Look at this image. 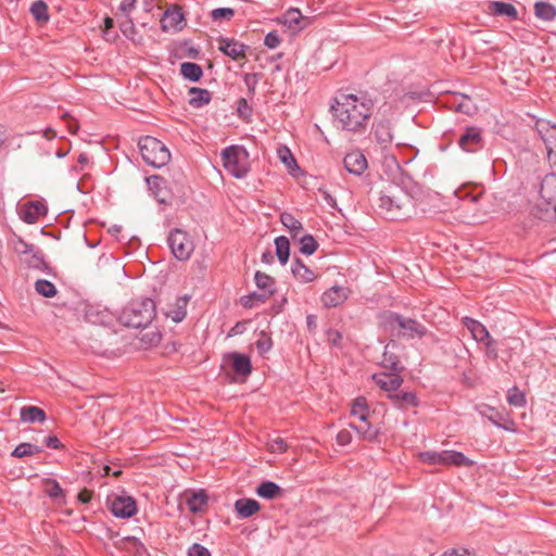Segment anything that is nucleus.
<instances>
[{"instance_id":"55","label":"nucleus","mask_w":556,"mask_h":556,"mask_svg":"<svg viewBox=\"0 0 556 556\" xmlns=\"http://www.w3.org/2000/svg\"><path fill=\"white\" fill-rule=\"evenodd\" d=\"M264 43L269 49H275L280 43V38L276 33H268L265 37Z\"/></svg>"},{"instance_id":"51","label":"nucleus","mask_w":556,"mask_h":556,"mask_svg":"<svg viewBox=\"0 0 556 556\" xmlns=\"http://www.w3.org/2000/svg\"><path fill=\"white\" fill-rule=\"evenodd\" d=\"M14 250L18 254H33L34 253V245L28 244L27 242L23 241L22 239H18L14 243Z\"/></svg>"},{"instance_id":"7","label":"nucleus","mask_w":556,"mask_h":556,"mask_svg":"<svg viewBox=\"0 0 556 556\" xmlns=\"http://www.w3.org/2000/svg\"><path fill=\"white\" fill-rule=\"evenodd\" d=\"M168 242L172 252L177 260L186 261L190 258L194 250V244L187 232L180 229L173 230L169 235Z\"/></svg>"},{"instance_id":"45","label":"nucleus","mask_w":556,"mask_h":556,"mask_svg":"<svg viewBox=\"0 0 556 556\" xmlns=\"http://www.w3.org/2000/svg\"><path fill=\"white\" fill-rule=\"evenodd\" d=\"M300 243V251L306 255H312L317 249V242L311 235L303 236Z\"/></svg>"},{"instance_id":"10","label":"nucleus","mask_w":556,"mask_h":556,"mask_svg":"<svg viewBox=\"0 0 556 556\" xmlns=\"http://www.w3.org/2000/svg\"><path fill=\"white\" fill-rule=\"evenodd\" d=\"M350 294L346 287L333 286L321 295V302L326 307H336L344 303Z\"/></svg>"},{"instance_id":"41","label":"nucleus","mask_w":556,"mask_h":556,"mask_svg":"<svg viewBox=\"0 0 556 556\" xmlns=\"http://www.w3.org/2000/svg\"><path fill=\"white\" fill-rule=\"evenodd\" d=\"M280 220L285 227L289 229L293 237L299 235L302 230V224L292 214L282 213Z\"/></svg>"},{"instance_id":"47","label":"nucleus","mask_w":556,"mask_h":556,"mask_svg":"<svg viewBox=\"0 0 556 556\" xmlns=\"http://www.w3.org/2000/svg\"><path fill=\"white\" fill-rule=\"evenodd\" d=\"M46 493L53 498H59L63 496V490L60 484L54 480L46 481Z\"/></svg>"},{"instance_id":"61","label":"nucleus","mask_w":556,"mask_h":556,"mask_svg":"<svg viewBox=\"0 0 556 556\" xmlns=\"http://www.w3.org/2000/svg\"><path fill=\"white\" fill-rule=\"evenodd\" d=\"M135 4H136V0H123L122 3L119 4L118 9L123 13L128 14L129 12H131L134 10Z\"/></svg>"},{"instance_id":"22","label":"nucleus","mask_w":556,"mask_h":556,"mask_svg":"<svg viewBox=\"0 0 556 556\" xmlns=\"http://www.w3.org/2000/svg\"><path fill=\"white\" fill-rule=\"evenodd\" d=\"M260 503L253 498H240L235 503V510L240 518H249L260 510Z\"/></svg>"},{"instance_id":"1","label":"nucleus","mask_w":556,"mask_h":556,"mask_svg":"<svg viewBox=\"0 0 556 556\" xmlns=\"http://www.w3.org/2000/svg\"><path fill=\"white\" fill-rule=\"evenodd\" d=\"M332 112L342 129L356 132L365 129L371 115V108L354 94H341L332 105Z\"/></svg>"},{"instance_id":"63","label":"nucleus","mask_w":556,"mask_h":556,"mask_svg":"<svg viewBox=\"0 0 556 556\" xmlns=\"http://www.w3.org/2000/svg\"><path fill=\"white\" fill-rule=\"evenodd\" d=\"M46 445L51 448H59L60 447V441L56 437H48L46 439Z\"/></svg>"},{"instance_id":"53","label":"nucleus","mask_w":556,"mask_h":556,"mask_svg":"<svg viewBox=\"0 0 556 556\" xmlns=\"http://www.w3.org/2000/svg\"><path fill=\"white\" fill-rule=\"evenodd\" d=\"M489 419L494 424L496 425L497 427H502L503 429L505 430H508V431H516V428H515V422L513 419H510L509 417H505L502 422L495 420L493 417H489Z\"/></svg>"},{"instance_id":"62","label":"nucleus","mask_w":556,"mask_h":556,"mask_svg":"<svg viewBox=\"0 0 556 556\" xmlns=\"http://www.w3.org/2000/svg\"><path fill=\"white\" fill-rule=\"evenodd\" d=\"M92 497V493L88 490H83L78 493V500L81 503H89Z\"/></svg>"},{"instance_id":"52","label":"nucleus","mask_w":556,"mask_h":556,"mask_svg":"<svg viewBox=\"0 0 556 556\" xmlns=\"http://www.w3.org/2000/svg\"><path fill=\"white\" fill-rule=\"evenodd\" d=\"M62 119L64 122H66V126H67L68 131L72 135H76L77 131H78V128H79V125H78L77 121L75 118H73L68 113H64L62 115Z\"/></svg>"},{"instance_id":"38","label":"nucleus","mask_w":556,"mask_h":556,"mask_svg":"<svg viewBox=\"0 0 556 556\" xmlns=\"http://www.w3.org/2000/svg\"><path fill=\"white\" fill-rule=\"evenodd\" d=\"M276 254L281 264H286L289 260L290 243L288 238L281 236L275 240Z\"/></svg>"},{"instance_id":"64","label":"nucleus","mask_w":556,"mask_h":556,"mask_svg":"<svg viewBox=\"0 0 556 556\" xmlns=\"http://www.w3.org/2000/svg\"><path fill=\"white\" fill-rule=\"evenodd\" d=\"M306 324L309 331H314L317 327V317L315 315H308L306 317Z\"/></svg>"},{"instance_id":"26","label":"nucleus","mask_w":556,"mask_h":556,"mask_svg":"<svg viewBox=\"0 0 556 556\" xmlns=\"http://www.w3.org/2000/svg\"><path fill=\"white\" fill-rule=\"evenodd\" d=\"M162 339L161 332L155 328H149L144 330L139 337V348L140 349H150L156 346Z\"/></svg>"},{"instance_id":"15","label":"nucleus","mask_w":556,"mask_h":556,"mask_svg":"<svg viewBox=\"0 0 556 556\" xmlns=\"http://www.w3.org/2000/svg\"><path fill=\"white\" fill-rule=\"evenodd\" d=\"M188 302L189 298L187 295L176 298L173 303L167 305L166 316L175 323H180L187 315Z\"/></svg>"},{"instance_id":"43","label":"nucleus","mask_w":556,"mask_h":556,"mask_svg":"<svg viewBox=\"0 0 556 556\" xmlns=\"http://www.w3.org/2000/svg\"><path fill=\"white\" fill-rule=\"evenodd\" d=\"M418 459L429 465H442V452L427 451L418 454Z\"/></svg>"},{"instance_id":"12","label":"nucleus","mask_w":556,"mask_h":556,"mask_svg":"<svg viewBox=\"0 0 556 556\" xmlns=\"http://www.w3.org/2000/svg\"><path fill=\"white\" fill-rule=\"evenodd\" d=\"M281 23L292 33H298L308 26L309 20L304 17L298 9H290L283 14Z\"/></svg>"},{"instance_id":"2","label":"nucleus","mask_w":556,"mask_h":556,"mask_svg":"<svg viewBox=\"0 0 556 556\" xmlns=\"http://www.w3.org/2000/svg\"><path fill=\"white\" fill-rule=\"evenodd\" d=\"M155 317V305L151 299L131 301L121 313L119 321L126 327H146Z\"/></svg>"},{"instance_id":"23","label":"nucleus","mask_w":556,"mask_h":556,"mask_svg":"<svg viewBox=\"0 0 556 556\" xmlns=\"http://www.w3.org/2000/svg\"><path fill=\"white\" fill-rule=\"evenodd\" d=\"M184 21V15L179 8H172L166 10L161 21V26L164 31L178 28Z\"/></svg>"},{"instance_id":"28","label":"nucleus","mask_w":556,"mask_h":556,"mask_svg":"<svg viewBox=\"0 0 556 556\" xmlns=\"http://www.w3.org/2000/svg\"><path fill=\"white\" fill-rule=\"evenodd\" d=\"M388 396L401 408L417 406L418 404L416 395L413 392L395 391L394 393H390Z\"/></svg>"},{"instance_id":"46","label":"nucleus","mask_w":556,"mask_h":556,"mask_svg":"<svg viewBox=\"0 0 556 556\" xmlns=\"http://www.w3.org/2000/svg\"><path fill=\"white\" fill-rule=\"evenodd\" d=\"M266 444H267V448L270 453L281 454L288 450L287 442L279 437L268 440Z\"/></svg>"},{"instance_id":"19","label":"nucleus","mask_w":556,"mask_h":556,"mask_svg":"<svg viewBox=\"0 0 556 556\" xmlns=\"http://www.w3.org/2000/svg\"><path fill=\"white\" fill-rule=\"evenodd\" d=\"M227 359L237 375L245 377L251 372L252 366L248 356L233 352L227 355Z\"/></svg>"},{"instance_id":"44","label":"nucleus","mask_w":556,"mask_h":556,"mask_svg":"<svg viewBox=\"0 0 556 556\" xmlns=\"http://www.w3.org/2000/svg\"><path fill=\"white\" fill-rule=\"evenodd\" d=\"M507 401L510 405L516 407H522L526 404L525 394L518 388L508 390Z\"/></svg>"},{"instance_id":"20","label":"nucleus","mask_w":556,"mask_h":556,"mask_svg":"<svg viewBox=\"0 0 556 556\" xmlns=\"http://www.w3.org/2000/svg\"><path fill=\"white\" fill-rule=\"evenodd\" d=\"M351 428L354 429L361 439L366 441H375L379 434V429L374 427L368 418L365 421H358L357 419L351 422Z\"/></svg>"},{"instance_id":"27","label":"nucleus","mask_w":556,"mask_h":556,"mask_svg":"<svg viewBox=\"0 0 556 556\" xmlns=\"http://www.w3.org/2000/svg\"><path fill=\"white\" fill-rule=\"evenodd\" d=\"M256 494L263 498L274 500L280 497L282 495V491L275 482L266 481L257 486Z\"/></svg>"},{"instance_id":"31","label":"nucleus","mask_w":556,"mask_h":556,"mask_svg":"<svg viewBox=\"0 0 556 556\" xmlns=\"http://www.w3.org/2000/svg\"><path fill=\"white\" fill-rule=\"evenodd\" d=\"M21 419L24 422H43L46 413L37 406H25L21 409Z\"/></svg>"},{"instance_id":"8","label":"nucleus","mask_w":556,"mask_h":556,"mask_svg":"<svg viewBox=\"0 0 556 556\" xmlns=\"http://www.w3.org/2000/svg\"><path fill=\"white\" fill-rule=\"evenodd\" d=\"M535 128L545 144L549 162L556 164V125L540 119L536 122Z\"/></svg>"},{"instance_id":"49","label":"nucleus","mask_w":556,"mask_h":556,"mask_svg":"<svg viewBox=\"0 0 556 556\" xmlns=\"http://www.w3.org/2000/svg\"><path fill=\"white\" fill-rule=\"evenodd\" d=\"M255 344H256L258 352L261 354H264L270 350L271 339L264 331H262L260 334V338L256 340Z\"/></svg>"},{"instance_id":"57","label":"nucleus","mask_w":556,"mask_h":556,"mask_svg":"<svg viewBox=\"0 0 556 556\" xmlns=\"http://www.w3.org/2000/svg\"><path fill=\"white\" fill-rule=\"evenodd\" d=\"M260 295H261V292H260V293H257V292H253V293H251V294H250V295H248V296H243V298L241 299V303H242V305H243L244 307L252 308V307H253V305H254V301H256V302H261V301H260Z\"/></svg>"},{"instance_id":"13","label":"nucleus","mask_w":556,"mask_h":556,"mask_svg":"<svg viewBox=\"0 0 556 556\" xmlns=\"http://www.w3.org/2000/svg\"><path fill=\"white\" fill-rule=\"evenodd\" d=\"M372 380L389 394L394 393L403 383V379L394 372H379L372 375Z\"/></svg>"},{"instance_id":"34","label":"nucleus","mask_w":556,"mask_h":556,"mask_svg":"<svg viewBox=\"0 0 556 556\" xmlns=\"http://www.w3.org/2000/svg\"><path fill=\"white\" fill-rule=\"evenodd\" d=\"M279 160L286 165L289 173L295 176V173L300 169L295 159L293 157L291 151L287 147H282L278 149Z\"/></svg>"},{"instance_id":"58","label":"nucleus","mask_w":556,"mask_h":556,"mask_svg":"<svg viewBox=\"0 0 556 556\" xmlns=\"http://www.w3.org/2000/svg\"><path fill=\"white\" fill-rule=\"evenodd\" d=\"M483 343L485 344L486 348V355L494 359L497 358V349L495 341L492 338H489V340H485Z\"/></svg>"},{"instance_id":"59","label":"nucleus","mask_w":556,"mask_h":556,"mask_svg":"<svg viewBox=\"0 0 556 556\" xmlns=\"http://www.w3.org/2000/svg\"><path fill=\"white\" fill-rule=\"evenodd\" d=\"M443 556H478L477 554L466 549V548H454L446 551Z\"/></svg>"},{"instance_id":"6","label":"nucleus","mask_w":556,"mask_h":556,"mask_svg":"<svg viewBox=\"0 0 556 556\" xmlns=\"http://www.w3.org/2000/svg\"><path fill=\"white\" fill-rule=\"evenodd\" d=\"M382 325L391 332H396L408 338L422 337L427 329L414 319H407L400 315L387 314L382 317Z\"/></svg>"},{"instance_id":"60","label":"nucleus","mask_w":556,"mask_h":556,"mask_svg":"<svg viewBox=\"0 0 556 556\" xmlns=\"http://www.w3.org/2000/svg\"><path fill=\"white\" fill-rule=\"evenodd\" d=\"M352 441V435L349 430H341L337 434V442L340 445H348Z\"/></svg>"},{"instance_id":"4","label":"nucleus","mask_w":556,"mask_h":556,"mask_svg":"<svg viewBox=\"0 0 556 556\" xmlns=\"http://www.w3.org/2000/svg\"><path fill=\"white\" fill-rule=\"evenodd\" d=\"M139 149L144 162L154 167H162L170 160L166 146L154 137L147 136L139 140Z\"/></svg>"},{"instance_id":"25","label":"nucleus","mask_w":556,"mask_h":556,"mask_svg":"<svg viewBox=\"0 0 556 556\" xmlns=\"http://www.w3.org/2000/svg\"><path fill=\"white\" fill-rule=\"evenodd\" d=\"M481 141V134L478 128L469 127L459 138V146L467 152H472Z\"/></svg>"},{"instance_id":"30","label":"nucleus","mask_w":556,"mask_h":556,"mask_svg":"<svg viewBox=\"0 0 556 556\" xmlns=\"http://www.w3.org/2000/svg\"><path fill=\"white\" fill-rule=\"evenodd\" d=\"M351 415L358 421H365L369 417V407L365 397H356L351 407Z\"/></svg>"},{"instance_id":"39","label":"nucleus","mask_w":556,"mask_h":556,"mask_svg":"<svg viewBox=\"0 0 556 556\" xmlns=\"http://www.w3.org/2000/svg\"><path fill=\"white\" fill-rule=\"evenodd\" d=\"M180 72L185 78L197 81L202 76V68L200 65L191 62H185L180 66Z\"/></svg>"},{"instance_id":"17","label":"nucleus","mask_w":556,"mask_h":556,"mask_svg":"<svg viewBox=\"0 0 556 556\" xmlns=\"http://www.w3.org/2000/svg\"><path fill=\"white\" fill-rule=\"evenodd\" d=\"M182 498L189 510L193 514L203 511L207 505V496L204 491L186 492Z\"/></svg>"},{"instance_id":"16","label":"nucleus","mask_w":556,"mask_h":556,"mask_svg":"<svg viewBox=\"0 0 556 556\" xmlns=\"http://www.w3.org/2000/svg\"><path fill=\"white\" fill-rule=\"evenodd\" d=\"M254 280L257 288L261 290L260 301L263 303L269 299L275 292V280L269 275L256 271Z\"/></svg>"},{"instance_id":"29","label":"nucleus","mask_w":556,"mask_h":556,"mask_svg":"<svg viewBox=\"0 0 556 556\" xmlns=\"http://www.w3.org/2000/svg\"><path fill=\"white\" fill-rule=\"evenodd\" d=\"M47 208L43 204L39 202H33L27 205L23 211V219L28 223H35L40 216L45 215Z\"/></svg>"},{"instance_id":"14","label":"nucleus","mask_w":556,"mask_h":556,"mask_svg":"<svg viewBox=\"0 0 556 556\" xmlns=\"http://www.w3.org/2000/svg\"><path fill=\"white\" fill-rule=\"evenodd\" d=\"M343 162L345 169L353 175H362L367 168V160L359 151L348 153Z\"/></svg>"},{"instance_id":"11","label":"nucleus","mask_w":556,"mask_h":556,"mask_svg":"<svg viewBox=\"0 0 556 556\" xmlns=\"http://www.w3.org/2000/svg\"><path fill=\"white\" fill-rule=\"evenodd\" d=\"M218 49L232 60L241 61L245 59L248 47L231 39L220 38L218 40Z\"/></svg>"},{"instance_id":"37","label":"nucleus","mask_w":556,"mask_h":556,"mask_svg":"<svg viewBox=\"0 0 556 556\" xmlns=\"http://www.w3.org/2000/svg\"><path fill=\"white\" fill-rule=\"evenodd\" d=\"M30 13L33 14L34 18L40 24H45L49 21L48 5L42 0L35 1L31 4Z\"/></svg>"},{"instance_id":"18","label":"nucleus","mask_w":556,"mask_h":556,"mask_svg":"<svg viewBox=\"0 0 556 556\" xmlns=\"http://www.w3.org/2000/svg\"><path fill=\"white\" fill-rule=\"evenodd\" d=\"M293 277L301 283H308L317 279L318 274L312 268L304 265L301 261L295 260L291 266Z\"/></svg>"},{"instance_id":"36","label":"nucleus","mask_w":556,"mask_h":556,"mask_svg":"<svg viewBox=\"0 0 556 556\" xmlns=\"http://www.w3.org/2000/svg\"><path fill=\"white\" fill-rule=\"evenodd\" d=\"M191 98L189 103L194 108L203 106L211 101V94L205 89L191 88L190 89Z\"/></svg>"},{"instance_id":"42","label":"nucleus","mask_w":556,"mask_h":556,"mask_svg":"<svg viewBox=\"0 0 556 556\" xmlns=\"http://www.w3.org/2000/svg\"><path fill=\"white\" fill-rule=\"evenodd\" d=\"M36 291L46 298H52L56 294V288L55 286L45 279H39L35 283Z\"/></svg>"},{"instance_id":"3","label":"nucleus","mask_w":556,"mask_h":556,"mask_svg":"<svg viewBox=\"0 0 556 556\" xmlns=\"http://www.w3.org/2000/svg\"><path fill=\"white\" fill-rule=\"evenodd\" d=\"M378 207L387 218H404L410 211L412 199L403 190L396 189L393 192L381 194L378 200Z\"/></svg>"},{"instance_id":"54","label":"nucleus","mask_w":556,"mask_h":556,"mask_svg":"<svg viewBox=\"0 0 556 556\" xmlns=\"http://www.w3.org/2000/svg\"><path fill=\"white\" fill-rule=\"evenodd\" d=\"M189 556H211L208 549L200 544H193L188 552Z\"/></svg>"},{"instance_id":"33","label":"nucleus","mask_w":556,"mask_h":556,"mask_svg":"<svg viewBox=\"0 0 556 556\" xmlns=\"http://www.w3.org/2000/svg\"><path fill=\"white\" fill-rule=\"evenodd\" d=\"M534 14L538 18L552 21L556 16V9L551 3L540 1L534 4Z\"/></svg>"},{"instance_id":"9","label":"nucleus","mask_w":556,"mask_h":556,"mask_svg":"<svg viewBox=\"0 0 556 556\" xmlns=\"http://www.w3.org/2000/svg\"><path fill=\"white\" fill-rule=\"evenodd\" d=\"M111 513L117 518H130L137 513V505L127 495H112L108 500Z\"/></svg>"},{"instance_id":"48","label":"nucleus","mask_w":556,"mask_h":556,"mask_svg":"<svg viewBox=\"0 0 556 556\" xmlns=\"http://www.w3.org/2000/svg\"><path fill=\"white\" fill-rule=\"evenodd\" d=\"M235 15V11L230 8H218L212 11L211 16L214 21L230 20Z\"/></svg>"},{"instance_id":"56","label":"nucleus","mask_w":556,"mask_h":556,"mask_svg":"<svg viewBox=\"0 0 556 556\" xmlns=\"http://www.w3.org/2000/svg\"><path fill=\"white\" fill-rule=\"evenodd\" d=\"M327 341L332 344L333 346H339L340 342L342 340V334L337 330H328L327 333Z\"/></svg>"},{"instance_id":"5","label":"nucleus","mask_w":556,"mask_h":556,"mask_svg":"<svg viewBox=\"0 0 556 556\" xmlns=\"http://www.w3.org/2000/svg\"><path fill=\"white\" fill-rule=\"evenodd\" d=\"M225 169L236 178H243L250 170L249 154L239 146H231L222 152Z\"/></svg>"},{"instance_id":"40","label":"nucleus","mask_w":556,"mask_h":556,"mask_svg":"<svg viewBox=\"0 0 556 556\" xmlns=\"http://www.w3.org/2000/svg\"><path fill=\"white\" fill-rule=\"evenodd\" d=\"M41 452V447L30 443H21L12 452V456L22 458L26 456H33Z\"/></svg>"},{"instance_id":"24","label":"nucleus","mask_w":556,"mask_h":556,"mask_svg":"<svg viewBox=\"0 0 556 556\" xmlns=\"http://www.w3.org/2000/svg\"><path fill=\"white\" fill-rule=\"evenodd\" d=\"M442 465L456 467H470L473 462L466 457L463 453L456 451H442Z\"/></svg>"},{"instance_id":"32","label":"nucleus","mask_w":556,"mask_h":556,"mask_svg":"<svg viewBox=\"0 0 556 556\" xmlns=\"http://www.w3.org/2000/svg\"><path fill=\"white\" fill-rule=\"evenodd\" d=\"M375 137L377 141L382 146L391 143V141L393 140V135L391 131L390 123L379 122L375 127Z\"/></svg>"},{"instance_id":"50","label":"nucleus","mask_w":556,"mask_h":556,"mask_svg":"<svg viewBox=\"0 0 556 556\" xmlns=\"http://www.w3.org/2000/svg\"><path fill=\"white\" fill-rule=\"evenodd\" d=\"M456 110L465 114H472L476 108L469 98L462 97V100L457 104Z\"/></svg>"},{"instance_id":"35","label":"nucleus","mask_w":556,"mask_h":556,"mask_svg":"<svg viewBox=\"0 0 556 556\" xmlns=\"http://www.w3.org/2000/svg\"><path fill=\"white\" fill-rule=\"evenodd\" d=\"M490 9L496 15H506L514 20L517 18V15H518L516 8L513 4L507 3V2H501V1L491 2Z\"/></svg>"},{"instance_id":"21","label":"nucleus","mask_w":556,"mask_h":556,"mask_svg":"<svg viewBox=\"0 0 556 556\" xmlns=\"http://www.w3.org/2000/svg\"><path fill=\"white\" fill-rule=\"evenodd\" d=\"M464 326L470 331L472 338L478 342H484L491 338L488 329L478 320L470 317L463 319Z\"/></svg>"}]
</instances>
